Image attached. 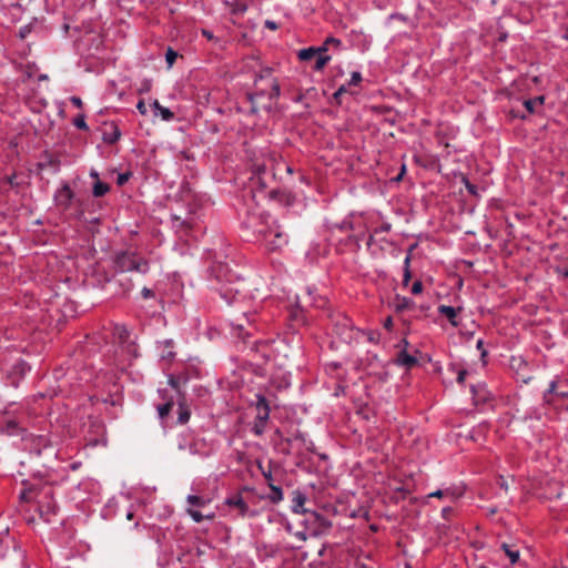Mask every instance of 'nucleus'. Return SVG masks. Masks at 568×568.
I'll use <instances>...</instances> for the list:
<instances>
[{
  "label": "nucleus",
  "mask_w": 568,
  "mask_h": 568,
  "mask_svg": "<svg viewBox=\"0 0 568 568\" xmlns=\"http://www.w3.org/2000/svg\"><path fill=\"white\" fill-rule=\"evenodd\" d=\"M333 324L334 334L341 339V342L345 344H352L357 341L358 335L363 333L361 329L356 328L352 322V320L342 314H335L331 318Z\"/></svg>",
  "instance_id": "6e6552de"
},
{
  "label": "nucleus",
  "mask_w": 568,
  "mask_h": 568,
  "mask_svg": "<svg viewBox=\"0 0 568 568\" xmlns=\"http://www.w3.org/2000/svg\"><path fill=\"white\" fill-rule=\"evenodd\" d=\"M105 282L116 286V295L125 296L134 288L133 280L128 273H114L112 277H106Z\"/></svg>",
  "instance_id": "2eb2a0df"
},
{
  "label": "nucleus",
  "mask_w": 568,
  "mask_h": 568,
  "mask_svg": "<svg viewBox=\"0 0 568 568\" xmlns=\"http://www.w3.org/2000/svg\"><path fill=\"white\" fill-rule=\"evenodd\" d=\"M462 493H456L453 488H446V489H437L430 494L427 495V498H443V497H450L452 499H457Z\"/></svg>",
  "instance_id": "c9c22d12"
},
{
  "label": "nucleus",
  "mask_w": 568,
  "mask_h": 568,
  "mask_svg": "<svg viewBox=\"0 0 568 568\" xmlns=\"http://www.w3.org/2000/svg\"><path fill=\"white\" fill-rule=\"evenodd\" d=\"M75 194L69 183L63 181L61 186L54 192L53 200L55 205L62 211H68L72 206Z\"/></svg>",
  "instance_id": "ddd939ff"
},
{
  "label": "nucleus",
  "mask_w": 568,
  "mask_h": 568,
  "mask_svg": "<svg viewBox=\"0 0 568 568\" xmlns=\"http://www.w3.org/2000/svg\"><path fill=\"white\" fill-rule=\"evenodd\" d=\"M54 483L55 480L50 473L39 475V483L29 484V481H23L24 489L20 493V499L37 503L41 516L55 515L58 504L52 490Z\"/></svg>",
  "instance_id": "f03ea898"
},
{
  "label": "nucleus",
  "mask_w": 568,
  "mask_h": 568,
  "mask_svg": "<svg viewBox=\"0 0 568 568\" xmlns=\"http://www.w3.org/2000/svg\"><path fill=\"white\" fill-rule=\"evenodd\" d=\"M191 490L192 494H189L186 496V503L189 506L185 509L193 508L200 510L212 503V498L209 495H200L199 489H196L194 485L191 486Z\"/></svg>",
  "instance_id": "a211bd4d"
},
{
  "label": "nucleus",
  "mask_w": 568,
  "mask_h": 568,
  "mask_svg": "<svg viewBox=\"0 0 568 568\" xmlns=\"http://www.w3.org/2000/svg\"><path fill=\"white\" fill-rule=\"evenodd\" d=\"M462 310H463L462 307H454V306L444 305V304H440L437 307V312L440 315L445 316L448 320V322L450 323V325L454 327L459 326L458 314L462 312Z\"/></svg>",
  "instance_id": "393cba45"
},
{
  "label": "nucleus",
  "mask_w": 568,
  "mask_h": 568,
  "mask_svg": "<svg viewBox=\"0 0 568 568\" xmlns=\"http://www.w3.org/2000/svg\"><path fill=\"white\" fill-rule=\"evenodd\" d=\"M110 191V185L105 182L97 180L92 185V195L94 197H102Z\"/></svg>",
  "instance_id": "4c0bfd02"
},
{
  "label": "nucleus",
  "mask_w": 568,
  "mask_h": 568,
  "mask_svg": "<svg viewBox=\"0 0 568 568\" xmlns=\"http://www.w3.org/2000/svg\"><path fill=\"white\" fill-rule=\"evenodd\" d=\"M169 384L173 389H175L178 393H180V382L176 377H174L173 375H170Z\"/></svg>",
  "instance_id": "4d7b16f0"
},
{
  "label": "nucleus",
  "mask_w": 568,
  "mask_h": 568,
  "mask_svg": "<svg viewBox=\"0 0 568 568\" xmlns=\"http://www.w3.org/2000/svg\"><path fill=\"white\" fill-rule=\"evenodd\" d=\"M362 80H363V77H362V73H361V72H358V71H354V72H352V74H351V79H349V80H348V82L346 83L347 89H348L349 87H353V85H354V87H355V85H358V84L362 82Z\"/></svg>",
  "instance_id": "09e8293b"
},
{
  "label": "nucleus",
  "mask_w": 568,
  "mask_h": 568,
  "mask_svg": "<svg viewBox=\"0 0 568 568\" xmlns=\"http://www.w3.org/2000/svg\"><path fill=\"white\" fill-rule=\"evenodd\" d=\"M364 235H365V232L362 233V232H356L355 234L353 235H349V240L351 241H354L355 243H358L359 241H362L364 239Z\"/></svg>",
  "instance_id": "338daca9"
},
{
  "label": "nucleus",
  "mask_w": 568,
  "mask_h": 568,
  "mask_svg": "<svg viewBox=\"0 0 568 568\" xmlns=\"http://www.w3.org/2000/svg\"><path fill=\"white\" fill-rule=\"evenodd\" d=\"M211 290L227 305L245 300L246 282L234 273L226 263L215 261L209 268Z\"/></svg>",
  "instance_id": "f257e3e1"
},
{
  "label": "nucleus",
  "mask_w": 568,
  "mask_h": 568,
  "mask_svg": "<svg viewBox=\"0 0 568 568\" xmlns=\"http://www.w3.org/2000/svg\"><path fill=\"white\" fill-rule=\"evenodd\" d=\"M316 55V51L314 49V45L313 47H308V48H304V49H301L298 50L297 52V58L301 60V61H308L313 58H315Z\"/></svg>",
  "instance_id": "a19ab883"
},
{
  "label": "nucleus",
  "mask_w": 568,
  "mask_h": 568,
  "mask_svg": "<svg viewBox=\"0 0 568 568\" xmlns=\"http://www.w3.org/2000/svg\"><path fill=\"white\" fill-rule=\"evenodd\" d=\"M30 365L23 361H17L11 368L7 372V383L8 385L17 388L20 385V382L26 377V375L30 372Z\"/></svg>",
  "instance_id": "4468645a"
},
{
  "label": "nucleus",
  "mask_w": 568,
  "mask_h": 568,
  "mask_svg": "<svg viewBox=\"0 0 568 568\" xmlns=\"http://www.w3.org/2000/svg\"><path fill=\"white\" fill-rule=\"evenodd\" d=\"M423 292V283L420 281H415L412 285V293L417 295Z\"/></svg>",
  "instance_id": "bf43d9fd"
},
{
  "label": "nucleus",
  "mask_w": 568,
  "mask_h": 568,
  "mask_svg": "<svg viewBox=\"0 0 568 568\" xmlns=\"http://www.w3.org/2000/svg\"><path fill=\"white\" fill-rule=\"evenodd\" d=\"M131 175H132L131 172L119 173L116 176V184L119 186L124 185L130 180Z\"/></svg>",
  "instance_id": "603ef678"
},
{
  "label": "nucleus",
  "mask_w": 568,
  "mask_h": 568,
  "mask_svg": "<svg viewBox=\"0 0 568 568\" xmlns=\"http://www.w3.org/2000/svg\"><path fill=\"white\" fill-rule=\"evenodd\" d=\"M178 57H179V53L173 48H171V47L166 48L165 61H166L169 70L173 67Z\"/></svg>",
  "instance_id": "a18cd8bd"
},
{
  "label": "nucleus",
  "mask_w": 568,
  "mask_h": 568,
  "mask_svg": "<svg viewBox=\"0 0 568 568\" xmlns=\"http://www.w3.org/2000/svg\"><path fill=\"white\" fill-rule=\"evenodd\" d=\"M121 138V130L115 122L105 124L102 132V140L106 144H115Z\"/></svg>",
  "instance_id": "a878e982"
},
{
  "label": "nucleus",
  "mask_w": 568,
  "mask_h": 568,
  "mask_svg": "<svg viewBox=\"0 0 568 568\" xmlns=\"http://www.w3.org/2000/svg\"><path fill=\"white\" fill-rule=\"evenodd\" d=\"M3 184H9L11 187H18L20 183L17 181V174L13 173L11 175H8L2 181Z\"/></svg>",
  "instance_id": "864d4df0"
},
{
  "label": "nucleus",
  "mask_w": 568,
  "mask_h": 568,
  "mask_svg": "<svg viewBox=\"0 0 568 568\" xmlns=\"http://www.w3.org/2000/svg\"><path fill=\"white\" fill-rule=\"evenodd\" d=\"M136 109L142 115H146L148 108L143 100H139V102L136 103Z\"/></svg>",
  "instance_id": "680f3d73"
},
{
  "label": "nucleus",
  "mask_w": 568,
  "mask_h": 568,
  "mask_svg": "<svg viewBox=\"0 0 568 568\" xmlns=\"http://www.w3.org/2000/svg\"><path fill=\"white\" fill-rule=\"evenodd\" d=\"M141 294L143 296V298H151V297H154V292L148 287H143L142 291H141Z\"/></svg>",
  "instance_id": "774afa93"
},
{
  "label": "nucleus",
  "mask_w": 568,
  "mask_h": 568,
  "mask_svg": "<svg viewBox=\"0 0 568 568\" xmlns=\"http://www.w3.org/2000/svg\"><path fill=\"white\" fill-rule=\"evenodd\" d=\"M331 231L339 232H362L366 231V223L364 221V213L352 211L341 222L327 223Z\"/></svg>",
  "instance_id": "9b49d317"
},
{
  "label": "nucleus",
  "mask_w": 568,
  "mask_h": 568,
  "mask_svg": "<svg viewBox=\"0 0 568 568\" xmlns=\"http://www.w3.org/2000/svg\"><path fill=\"white\" fill-rule=\"evenodd\" d=\"M545 102L544 95H538L532 99H527L524 101V106L527 110L528 114H532L536 112L537 105H542Z\"/></svg>",
  "instance_id": "e433bc0d"
},
{
  "label": "nucleus",
  "mask_w": 568,
  "mask_h": 568,
  "mask_svg": "<svg viewBox=\"0 0 568 568\" xmlns=\"http://www.w3.org/2000/svg\"><path fill=\"white\" fill-rule=\"evenodd\" d=\"M305 503H306V495L300 490H295L293 493L291 510L294 514H306L308 516V514L311 511H307L304 508Z\"/></svg>",
  "instance_id": "bb28decb"
},
{
  "label": "nucleus",
  "mask_w": 568,
  "mask_h": 568,
  "mask_svg": "<svg viewBox=\"0 0 568 568\" xmlns=\"http://www.w3.org/2000/svg\"><path fill=\"white\" fill-rule=\"evenodd\" d=\"M409 263H410V254H408L404 260V275H403V284L404 285H407L412 278Z\"/></svg>",
  "instance_id": "49530a36"
},
{
  "label": "nucleus",
  "mask_w": 568,
  "mask_h": 568,
  "mask_svg": "<svg viewBox=\"0 0 568 568\" xmlns=\"http://www.w3.org/2000/svg\"><path fill=\"white\" fill-rule=\"evenodd\" d=\"M314 49L316 51V55H329L327 52L331 51V49L325 44V40L321 45L314 47Z\"/></svg>",
  "instance_id": "6e6d98bb"
},
{
  "label": "nucleus",
  "mask_w": 568,
  "mask_h": 568,
  "mask_svg": "<svg viewBox=\"0 0 568 568\" xmlns=\"http://www.w3.org/2000/svg\"><path fill=\"white\" fill-rule=\"evenodd\" d=\"M260 243L263 244L267 251L275 252L287 245L288 234L275 220L266 234L261 239Z\"/></svg>",
  "instance_id": "9d476101"
},
{
  "label": "nucleus",
  "mask_w": 568,
  "mask_h": 568,
  "mask_svg": "<svg viewBox=\"0 0 568 568\" xmlns=\"http://www.w3.org/2000/svg\"><path fill=\"white\" fill-rule=\"evenodd\" d=\"M452 514H453V508L452 507H444L442 509V517L445 520H449Z\"/></svg>",
  "instance_id": "69168bd1"
},
{
  "label": "nucleus",
  "mask_w": 568,
  "mask_h": 568,
  "mask_svg": "<svg viewBox=\"0 0 568 568\" xmlns=\"http://www.w3.org/2000/svg\"><path fill=\"white\" fill-rule=\"evenodd\" d=\"M255 409H256V418L261 419V422H268L271 408L266 397L262 394L255 395Z\"/></svg>",
  "instance_id": "4be33fe9"
},
{
  "label": "nucleus",
  "mask_w": 568,
  "mask_h": 568,
  "mask_svg": "<svg viewBox=\"0 0 568 568\" xmlns=\"http://www.w3.org/2000/svg\"><path fill=\"white\" fill-rule=\"evenodd\" d=\"M268 487L271 493L267 495V499L272 504H278L283 500V489L280 486L274 485L273 483H268Z\"/></svg>",
  "instance_id": "f704fd0d"
},
{
  "label": "nucleus",
  "mask_w": 568,
  "mask_h": 568,
  "mask_svg": "<svg viewBox=\"0 0 568 568\" xmlns=\"http://www.w3.org/2000/svg\"><path fill=\"white\" fill-rule=\"evenodd\" d=\"M325 44L328 45V48L334 52H339L343 50V42L342 40L335 38V37H327L325 39Z\"/></svg>",
  "instance_id": "79ce46f5"
},
{
  "label": "nucleus",
  "mask_w": 568,
  "mask_h": 568,
  "mask_svg": "<svg viewBox=\"0 0 568 568\" xmlns=\"http://www.w3.org/2000/svg\"><path fill=\"white\" fill-rule=\"evenodd\" d=\"M397 364L400 366L410 368L417 364V358L415 356L408 354L406 351H402L398 354Z\"/></svg>",
  "instance_id": "72a5a7b5"
},
{
  "label": "nucleus",
  "mask_w": 568,
  "mask_h": 568,
  "mask_svg": "<svg viewBox=\"0 0 568 568\" xmlns=\"http://www.w3.org/2000/svg\"><path fill=\"white\" fill-rule=\"evenodd\" d=\"M119 341L121 351L126 355L128 359H135L139 357V347L136 343L130 338V332L125 327H122L119 331Z\"/></svg>",
  "instance_id": "f3484780"
},
{
  "label": "nucleus",
  "mask_w": 568,
  "mask_h": 568,
  "mask_svg": "<svg viewBox=\"0 0 568 568\" xmlns=\"http://www.w3.org/2000/svg\"><path fill=\"white\" fill-rule=\"evenodd\" d=\"M90 427L92 429H94V432L100 436V437H97V438H89L88 439V445L89 446H92V447H97L99 445L101 446H106V437H105V427L103 425L102 422L100 420H93L90 425Z\"/></svg>",
  "instance_id": "5701e85b"
},
{
  "label": "nucleus",
  "mask_w": 568,
  "mask_h": 568,
  "mask_svg": "<svg viewBox=\"0 0 568 568\" xmlns=\"http://www.w3.org/2000/svg\"><path fill=\"white\" fill-rule=\"evenodd\" d=\"M287 318L291 322V325L293 328L304 325L305 324L304 310L298 304H296L288 311Z\"/></svg>",
  "instance_id": "cd10ccee"
},
{
  "label": "nucleus",
  "mask_w": 568,
  "mask_h": 568,
  "mask_svg": "<svg viewBox=\"0 0 568 568\" xmlns=\"http://www.w3.org/2000/svg\"><path fill=\"white\" fill-rule=\"evenodd\" d=\"M304 526L305 530L294 532V536L301 541L307 539V534L318 536L328 530L332 527V523L323 515L312 511L308 514V517L305 518Z\"/></svg>",
  "instance_id": "1a4fd4ad"
},
{
  "label": "nucleus",
  "mask_w": 568,
  "mask_h": 568,
  "mask_svg": "<svg viewBox=\"0 0 568 568\" xmlns=\"http://www.w3.org/2000/svg\"><path fill=\"white\" fill-rule=\"evenodd\" d=\"M225 506L234 509L239 517H253L255 513L250 509L248 504L245 501L241 493H234L227 496L223 503Z\"/></svg>",
  "instance_id": "f8f14e48"
},
{
  "label": "nucleus",
  "mask_w": 568,
  "mask_h": 568,
  "mask_svg": "<svg viewBox=\"0 0 568 568\" xmlns=\"http://www.w3.org/2000/svg\"><path fill=\"white\" fill-rule=\"evenodd\" d=\"M176 447L180 452L201 458H206L211 454L206 448L205 439L196 437L191 430H184L176 435Z\"/></svg>",
  "instance_id": "0eeeda50"
},
{
  "label": "nucleus",
  "mask_w": 568,
  "mask_h": 568,
  "mask_svg": "<svg viewBox=\"0 0 568 568\" xmlns=\"http://www.w3.org/2000/svg\"><path fill=\"white\" fill-rule=\"evenodd\" d=\"M467 374H468V372L466 369H459L457 373V378H456L457 383L464 384Z\"/></svg>",
  "instance_id": "0e129e2a"
},
{
  "label": "nucleus",
  "mask_w": 568,
  "mask_h": 568,
  "mask_svg": "<svg viewBox=\"0 0 568 568\" xmlns=\"http://www.w3.org/2000/svg\"><path fill=\"white\" fill-rule=\"evenodd\" d=\"M501 549L505 551L506 556L509 558V560L513 565L519 560V550L518 549H515L505 542L501 545Z\"/></svg>",
  "instance_id": "ea45409f"
},
{
  "label": "nucleus",
  "mask_w": 568,
  "mask_h": 568,
  "mask_svg": "<svg viewBox=\"0 0 568 568\" xmlns=\"http://www.w3.org/2000/svg\"><path fill=\"white\" fill-rule=\"evenodd\" d=\"M316 60L313 65L314 71H322L325 65L332 60V55H315Z\"/></svg>",
  "instance_id": "37998d69"
},
{
  "label": "nucleus",
  "mask_w": 568,
  "mask_h": 568,
  "mask_svg": "<svg viewBox=\"0 0 568 568\" xmlns=\"http://www.w3.org/2000/svg\"><path fill=\"white\" fill-rule=\"evenodd\" d=\"M179 406V416H178V423L181 425L186 424L190 420L191 417V409L185 403V398H180L178 400Z\"/></svg>",
  "instance_id": "c756f323"
},
{
  "label": "nucleus",
  "mask_w": 568,
  "mask_h": 568,
  "mask_svg": "<svg viewBox=\"0 0 568 568\" xmlns=\"http://www.w3.org/2000/svg\"><path fill=\"white\" fill-rule=\"evenodd\" d=\"M347 85L346 84H343L341 85L333 94V99L338 103L341 104V97L347 92Z\"/></svg>",
  "instance_id": "5fc2aeb1"
},
{
  "label": "nucleus",
  "mask_w": 568,
  "mask_h": 568,
  "mask_svg": "<svg viewBox=\"0 0 568 568\" xmlns=\"http://www.w3.org/2000/svg\"><path fill=\"white\" fill-rule=\"evenodd\" d=\"M266 424H267V422H261V419H257L255 417L254 424H253V426L251 428V432L255 436H262L265 433Z\"/></svg>",
  "instance_id": "c03bdc74"
},
{
  "label": "nucleus",
  "mask_w": 568,
  "mask_h": 568,
  "mask_svg": "<svg viewBox=\"0 0 568 568\" xmlns=\"http://www.w3.org/2000/svg\"><path fill=\"white\" fill-rule=\"evenodd\" d=\"M556 394L557 392H554L551 389H546L544 393H542V396H541V405H549L550 404V399L552 397H556Z\"/></svg>",
  "instance_id": "8fccbe9b"
},
{
  "label": "nucleus",
  "mask_w": 568,
  "mask_h": 568,
  "mask_svg": "<svg viewBox=\"0 0 568 568\" xmlns=\"http://www.w3.org/2000/svg\"><path fill=\"white\" fill-rule=\"evenodd\" d=\"M470 392L473 394V398L475 404L485 403L487 400V393L484 392V388L481 386H470Z\"/></svg>",
  "instance_id": "58836bf2"
},
{
  "label": "nucleus",
  "mask_w": 568,
  "mask_h": 568,
  "mask_svg": "<svg viewBox=\"0 0 568 568\" xmlns=\"http://www.w3.org/2000/svg\"><path fill=\"white\" fill-rule=\"evenodd\" d=\"M275 183V174L265 165H256L251 176V193L254 200L268 197V191Z\"/></svg>",
  "instance_id": "39448f33"
},
{
  "label": "nucleus",
  "mask_w": 568,
  "mask_h": 568,
  "mask_svg": "<svg viewBox=\"0 0 568 568\" xmlns=\"http://www.w3.org/2000/svg\"><path fill=\"white\" fill-rule=\"evenodd\" d=\"M560 376L556 375L548 384V389L557 392L559 385Z\"/></svg>",
  "instance_id": "13d9d810"
},
{
  "label": "nucleus",
  "mask_w": 568,
  "mask_h": 568,
  "mask_svg": "<svg viewBox=\"0 0 568 568\" xmlns=\"http://www.w3.org/2000/svg\"><path fill=\"white\" fill-rule=\"evenodd\" d=\"M274 221L266 212L248 213L241 222L242 235L248 242H260Z\"/></svg>",
  "instance_id": "20e7f679"
},
{
  "label": "nucleus",
  "mask_w": 568,
  "mask_h": 568,
  "mask_svg": "<svg viewBox=\"0 0 568 568\" xmlns=\"http://www.w3.org/2000/svg\"><path fill=\"white\" fill-rule=\"evenodd\" d=\"M415 303L412 298L406 297V296L396 295L394 298L393 306L396 312H403L405 310L410 308Z\"/></svg>",
  "instance_id": "2f4dec72"
},
{
  "label": "nucleus",
  "mask_w": 568,
  "mask_h": 568,
  "mask_svg": "<svg viewBox=\"0 0 568 568\" xmlns=\"http://www.w3.org/2000/svg\"><path fill=\"white\" fill-rule=\"evenodd\" d=\"M19 414L7 417V419L0 424V434L9 437H23L26 428L19 419Z\"/></svg>",
  "instance_id": "dca6fc26"
},
{
  "label": "nucleus",
  "mask_w": 568,
  "mask_h": 568,
  "mask_svg": "<svg viewBox=\"0 0 568 568\" xmlns=\"http://www.w3.org/2000/svg\"><path fill=\"white\" fill-rule=\"evenodd\" d=\"M175 343L172 338H166L163 341L156 342V349L159 351V356L162 361L172 362L175 358L174 352Z\"/></svg>",
  "instance_id": "aec40b11"
},
{
  "label": "nucleus",
  "mask_w": 568,
  "mask_h": 568,
  "mask_svg": "<svg viewBox=\"0 0 568 568\" xmlns=\"http://www.w3.org/2000/svg\"><path fill=\"white\" fill-rule=\"evenodd\" d=\"M38 168L40 170L51 168L53 170V173H58L60 171V161L53 155L45 153L44 160L38 163Z\"/></svg>",
  "instance_id": "7c9ffc66"
},
{
  "label": "nucleus",
  "mask_w": 568,
  "mask_h": 568,
  "mask_svg": "<svg viewBox=\"0 0 568 568\" xmlns=\"http://www.w3.org/2000/svg\"><path fill=\"white\" fill-rule=\"evenodd\" d=\"M31 32V26H23L19 30V36L21 39H24L28 37V34Z\"/></svg>",
  "instance_id": "052dcab7"
},
{
  "label": "nucleus",
  "mask_w": 568,
  "mask_h": 568,
  "mask_svg": "<svg viewBox=\"0 0 568 568\" xmlns=\"http://www.w3.org/2000/svg\"><path fill=\"white\" fill-rule=\"evenodd\" d=\"M186 514L192 518L194 523H202L203 520H213L215 518V513L202 514L196 509H185Z\"/></svg>",
  "instance_id": "473e14b6"
},
{
  "label": "nucleus",
  "mask_w": 568,
  "mask_h": 568,
  "mask_svg": "<svg viewBox=\"0 0 568 568\" xmlns=\"http://www.w3.org/2000/svg\"><path fill=\"white\" fill-rule=\"evenodd\" d=\"M161 397L165 400L163 404H159L156 406V410H158V417L160 419V423H161V426L163 428L166 427V418L169 417L170 413L172 412L173 409V406H174V400L172 397L170 398H166L164 396V390H159Z\"/></svg>",
  "instance_id": "412c9836"
},
{
  "label": "nucleus",
  "mask_w": 568,
  "mask_h": 568,
  "mask_svg": "<svg viewBox=\"0 0 568 568\" xmlns=\"http://www.w3.org/2000/svg\"><path fill=\"white\" fill-rule=\"evenodd\" d=\"M36 64H27L23 69V81L31 79L34 75Z\"/></svg>",
  "instance_id": "3c124183"
},
{
  "label": "nucleus",
  "mask_w": 568,
  "mask_h": 568,
  "mask_svg": "<svg viewBox=\"0 0 568 568\" xmlns=\"http://www.w3.org/2000/svg\"><path fill=\"white\" fill-rule=\"evenodd\" d=\"M268 199L277 201L282 205L290 206L294 202V196L291 192L280 187H273L268 191Z\"/></svg>",
  "instance_id": "b1692460"
},
{
  "label": "nucleus",
  "mask_w": 568,
  "mask_h": 568,
  "mask_svg": "<svg viewBox=\"0 0 568 568\" xmlns=\"http://www.w3.org/2000/svg\"><path fill=\"white\" fill-rule=\"evenodd\" d=\"M114 273L138 272L146 274L150 270L145 258L139 256L134 252L122 251L118 253L113 260Z\"/></svg>",
  "instance_id": "423d86ee"
},
{
  "label": "nucleus",
  "mask_w": 568,
  "mask_h": 568,
  "mask_svg": "<svg viewBox=\"0 0 568 568\" xmlns=\"http://www.w3.org/2000/svg\"><path fill=\"white\" fill-rule=\"evenodd\" d=\"M465 186L467 189V191L473 194V195H477V186L473 183H470L468 180L465 181Z\"/></svg>",
  "instance_id": "e2e57ef3"
},
{
  "label": "nucleus",
  "mask_w": 568,
  "mask_h": 568,
  "mask_svg": "<svg viewBox=\"0 0 568 568\" xmlns=\"http://www.w3.org/2000/svg\"><path fill=\"white\" fill-rule=\"evenodd\" d=\"M247 100L251 103L250 113L256 114L258 108L256 105L257 98L267 97L270 101H276L281 95V87L278 81L273 77V69L265 67L254 78V91L248 92Z\"/></svg>",
  "instance_id": "7ed1b4c3"
},
{
  "label": "nucleus",
  "mask_w": 568,
  "mask_h": 568,
  "mask_svg": "<svg viewBox=\"0 0 568 568\" xmlns=\"http://www.w3.org/2000/svg\"><path fill=\"white\" fill-rule=\"evenodd\" d=\"M73 125L79 129V130H83V131H88L89 130V126L85 122V115L84 114H78L74 119H73Z\"/></svg>",
  "instance_id": "de8ad7c7"
},
{
  "label": "nucleus",
  "mask_w": 568,
  "mask_h": 568,
  "mask_svg": "<svg viewBox=\"0 0 568 568\" xmlns=\"http://www.w3.org/2000/svg\"><path fill=\"white\" fill-rule=\"evenodd\" d=\"M151 108L154 111V115H160L164 121H172L174 119V113L169 108L161 105L158 100L151 103Z\"/></svg>",
  "instance_id": "c85d7f7f"
},
{
  "label": "nucleus",
  "mask_w": 568,
  "mask_h": 568,
  "mask_svg": "<svg viewBox=\"0 0 568 568\" xmlns=\"http://www.w3.org/2000/svg\"><path fill=\"white\" fill-rule=\"evenodd\" d=\"M246 325L243 323H236L232 324L234 334H236L237 337L242 338L244 342L252 335L254 329V321H255V314L246 315L244 314Z\"/></svg>",
  "instance_id": "6ab92c4d"
}]
</instances>
